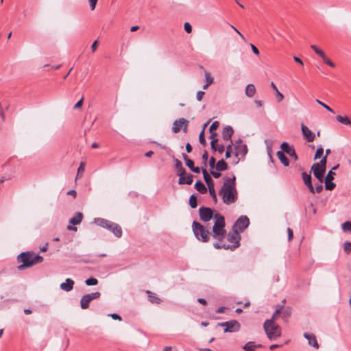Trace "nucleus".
<instances>
[{"instance_id":"obj_1","label":"nucleus","mask_w":351,"mask_h":351,"mask_svg":"<svg viewBox=\"0 0 351 351\" xmlns=\"http://www.w3.org/2000/svg\"><path fill=\"white\" fill-rule=\"evenodd\" d=\"M199 214L200 219L204 222H208L213 217L214 218L215 223L213 226L212 237L214 239L222 241L226 234L224 217L219 213H214L210 208L204 206L199 208Z\"/></svg>"},{"instance_id":"obj_2","label":"nucleus","mask_w":351,"mask_h":351,"mask_svg":"<svg viewBox=\"0 0 351 351\" xmlns=\"http://www.w3.org/2000/svg\"><path fill=\"white\" fill-rule=\"evenodd\" d=\"M223 203L230 205L235 203L238 199V193L236 189V178L226 177L223 178V183L219 191Z\"/></svg>"},{"instance_id":"obj_3","label":"nucleus","mask_w":351,"mask_h":351,"mask_svg":"<svg viewBox=\"0 0 351 351\" xmlns=\"http://www.w3.org/2000/svg\"><path fill=\"white\" fill-rule=\"evenodd\" d=\"M16 260L19 263H21V265L17 267L18 269L23 270L41 263L43 261V258L33 252H25L18 255Z\"/></svg>"},{"instance_id":"obj_4","label":"nucleus","mask_w":351,"mask_h":351,"mask_svg":"<svg viewBox=\"0 0 351 351\" xmlns=\"http://www.w3.org/2000/svg\"><path fill=\"white\" fill-rule=\"evenodd\" d=\"M227 239L230 244H222L219 241V242H216L213 244V246L216 249H225V250H234L237 247H238L240 245L239 241L241 239V236L239 235V232L237 230H234L232 229V232H230L228 234Z\"/></svg>"},{"instance_id":"obj_5","label":"nucleus","mask_w":351,"mask_h":351,"mask_svg":"<svg viewBox=\"0 0 351 351\" xmlns=\"http://www.w3.org/2000/svg\"><path fill=\"white\" fill-rule=\"evenodd\" d=\"M192 228L195 237L202 242L206 243L209 241L210 236H212V232L197 221H193Z\"/></svg>"},{"instance_id":"obj_6","label":"nucleus","mask_w":351,"mask_h":351,"mask_svg":"<svg viewBox=\"0 0 351 351\" xmlns=\"http://www.w3.org/2000/svg\"><path fill=\"white\" fill-rule=\"evenodd\" d=\"M263 328L269 340H274L281 336L280 327L275 324L273 320H266L264 323Z\"/></svg>"},{"instance_id":"obj_7","label":"nucleus","mask_w":351,"mask_h":351,"mask_svg":"<svg viewBox=\"0 0 351 351\" xmlns=\"http://www.w3.org/2000/svg\"><path fill=\"white\" fill-rule=\"evenodd\" d=\"M326 156L322 157L319 162H316L311 167V170L313 172L315 177L322 183L324 176L326 171Z\"/></svg>"},{"instance_id":"obj_8","label":"nucleus","mask_w":351,"mask_h":351,"mask_svg":"<svg viewBox=\"0 0 351 351\" xmlns=\"http://www.w3.org/2000/svg\"><path fill=\"white\" fill-rule=\"evenodd\" d=\"M202 171L204 176V181L206 182L208 186L210 195L212 197L214 202L217 204V197L215 189L214 181L213 180L212 178L210 177L207 170L204 167H202Z\"/></svg>"},{"instance_id":"obj_9","label":"nucleus","mask_w":351,"mask_h":351,"mask_svg":"<svg viewBox=\"0 0 351 351\" xmlns=\"http://www.w3.org/2000/svg\"><path fill=\"white\" fill-rule=\"evenodd\" d=\"M219 326L225 327V332H232L239 331L240 329V324L237 320H230L228 322H221L218 324Z\"/></svg>"},{"instance_id":"obj_10","label":"nucleus","mask_w":351,"mask_h":351,"mask_svg":"<svg viewBox=\"0 0 351 351\" xmlns=\"http://www.w3.org/2000/svg\"><path fill=\"white\" fill-rule=\"evenodd\" d=\"M250 224L249 219L247 216H241L233 226V230L239 232H243Z\"/></svg>"},{"instance_id":"obj_11","label":"nucleus","mask_w":351,"mask_h":351,"mask_svg":"<svg viewBox=\"0 0 351 351\" xmlns=\"http://www.w3.org/2000/svg\"><path fill=\"white\" fill-rule=\"evenodd\" d=\"M189 121L184 118H180L176 120L173 123L172 130L174 133H178L180 131L181 128H183V131L186 132L187 131V127Z\"/></svg>"},{"instance_id":"obj_12","label":"nucleus","mask_w":351,"mask_h":351,"mask_svg":"<svg viewBox=\"0 0 351 351\" xmlns=\"http://www.w3.org/2000/svg\"><path fill=\"white\" fill-rule=\"evenodd\" d=\"M280 147L284 153H286L288 155H289L294 159L295 161L298 160V157L293 146L289 145V144L287 142H283L281 144Z\"/></svg>"},{"instance_id":"obj_13","label":"nucleus","mask_w":351,"mask_h":351,"mask_svg":"<svg viewBox=\"0 0 351 351\" xmlns=\"http://www.w3.org/2000/svg\"><path fill=\"white\" fill-rule=\"evenodd\" d=\"M311 48L314 50V51L319 56L323 61L328 66L334 68L335 64L326 56L325 53L320 49H319L316 45H312Z\"/></svg>"},{"instance_id":"obj_14","label":"nucleus","mask_w":351,"mask_h":351,"mask_svg":"<svg viewBox=\"0 0 351 351\" xmlns=\"http://www.w3.org/2000/svg\"><path fill=\"white\" fill-rule=\"evenodd\" d=\"M301 130L304 138L308 143L313 142L316 135L307 126L303 123L301 125Z\"/></svg>"},{"instance_id":"obj_15","label":"nucleus","mask_w":351,"mask_h":351,"mask_svg":"<svg viewBox=\"0 0 351 351\" xmlns=\"http://www.w3.org/2000/svg\"><path fill=\"white\" fill-rule=\"evenodd\" d=\"M247 152V147L245 144H240L234 145V155L238 157L239 156H243Z\"/></svg>"},{"instance_id":"obj_16","label":"nucleus","mask_w":351,"mask_h":351,"mask_svg":"<svg viewBox=\"0 0 351 351\" xmlns=\"http://www.w3.org/2000/svg\"><path fill=\"white\" fill-rule=\"evenodd\" d=\"M178 183L180 184H191L193 182V176L192 174L186 175V173L179 176Z\"/></svg>"},{"instance_id":"obj_17","label":"nucleus","mask_w":351,"mask_h":351,"mask_svg":"<svg viewBox=\"0 0 351 351\" xmlns=\"http://www.w3.org/2000/svg\"><path fill=\"white\" fill-rule=\"evenodd\" d=\"M304 337L308 340V344L315 348H319V344L317 341L315 336L312 333L305 332Z\"/></svg>"},{"instance_id":"obj_18","label":"nucleus","mask_w":351,"mask_h":351,"mask_svg":"<svg viewBox=\"0 0 351 351\" xmlns=\"http://www.w3.org/2000/svg\"><path fill=\"white\" fill-rule=\"evenodd\" d=\"M234 130L233 128L230 126H226L222 131V137L224 141H230L232 140V136L233 135Z\"/></svg>"},{"instance_id":"obj_19","label":"nucleus","mask_w":351,"mask_h":351,"mask_svg":"<svg viewBox=\"0 0 351 351\" xmlns=\"http://www.w3.org/2000/svg\"><path fill=\"white\" fill-rule=\"evenodd\" d=\"M73 285L74 281L71 278H67L64 282L60 284V289L68 292L73 289Z\"/></svg>"},{"instance_id":"obj_20","label":"nucleus","mask_w":351,"mask_h":351,"mask_svg":"<svg viewBox=\"0 0 351 351\" xmlns=\"http://www.w3.org/2000/svg\"><path fill=\"white\" fill-rule=\"evenodd\" d=\"M83 219V214L80 212L75 213V215L69 219V223L73 226L80 224Z\"/></svg>"},{"instance_id":"obj_21","label":"nucleus","mask_w":351,"mask_h":351,"mask_svg":"<svg viewBox=\"0 0 351 351\" xmlns=\"http://www.w3.org/2000/svg\"><path fill=\"white\" fill-rule=\"evenodd\" d=\"M111 232L117 238H120L122 235V229H121V226L115 223H111Z\"/></svg>"},{"instance_id":"obj_22","label":"nucleus","mask_w":351,"mask_h":351,"mask_svg":"<svg viewBox=\"0 0 351 351\" xmlns=\"http://www.w3.org/2000/svg\"><path fill=\"white\" fill-rule=\"evenodd\" d=\"M91 302L89 296L87 294L83 295L80 300V306L82 309H87L89 307V304Z\"/></svg>"},{"instance_id":"obj_23","label":"nucleus","mask_w":351,"mask_h":351,"mask_svg":"<svg viewBox=\"0 0 351 351\" xmlns=\"http://www.w3.org/2000/svg\"><path fill=\"white\" fill-rule=\"evenodd\" d=\"M276 155L282 164L285 167H288L289 165V160L282 151L277 152Z\"/></svg>"},{"instance_id":"obj_24","label":"nucleus","mask_w":351,"mask_h":351,"mask_svg":"<svg viewBox=\"0 0 351 351\" xmlns=\"http://www.w3.org/2000/svg\"><path fill=\"white\" fill-rule=\"evenodd\" d=\"M147 294L149 302H151L152 303L160 304L162 302V300L159 298H158L154 293L150 291H147Z\"/></svg>"},{"instance_id":"obj_25","label":"nucleus","mask_w":351,"mask_h":351,"mask_svg":"<svg viewBox=\"0 0 351 351\" xmlns=\"http://www.w3.org/2000/svg\"><path fill=\"white\" fill-rule=\"evenodd\" d=\"M175 167L176 169L178 176H180L186 173V170L182 167V162L178 159L175 160Z\"/></svg>"},{"instance_id":"obj_26","label":"nucleus","mask_w":351,"mask_h":351,"mask_svg":"<svg viewBox=\"0 0 351 351\" xmlns=\"http://www.w3.org/2000/svg\"><path fill=\"white\" fill-rule=\"evenodd\" d=\"M195 189L202 194H205L207 192L206 187L200 180L196 182Z\"/></svg>"},{"instance_id":"obj_27","label":"nucleus","mask_w":351,"mask_h":351,"mask_svg":"<svg viewBox=\"0 0 351 351\" xmlns=\"http://www.w3.org/2000/svg\"><path fill=\"white\" fill-rule=\"evenodd\" d=\"M256 93V88L254 84H250L246 86L245 94L247 97H252Z\"/></svg>"},{"instance_id":"obj_28","label":"nucleus","mask_w":351,"mask_h":351,"mask_svg":"<svg viewBox=\"0 0 351 351\" xmlns=\"http://www.w3.org/2000/svg\"><path fill=\"white\" fill-rule=\"evenodd\" d=\"M271 86L272 87V88L274 89V90L276 93V100L278 102L282 101L284 99V95L278 90L277 86L273 82H271Z\"/></svg>"},{"instance_id":"obj_29","label":"nucleus","mask_w":351,"mask_h":351,"mask_svg":"<svg viewBox=\"0 0 351 351\" xmlns=\"http://www.w3.org/2000/svg\"><path fill=\"white\" fill-rule=\"evenodd\" d=\"M228 169V165L223 159L219 160L216 164V169L221 171Z\"/></svg>"},{"instance_id":"obj_30","label":"nucleus","mask_w":351,"mask_h":351,"mask_svg":"<svg viewBox=\"0 0 351 351\" xmlns=\"http://www.w3.org/2000/svg\"><path fill=\"white\" fill-rule=\"evenodd\" d=\"M85 171V162H81L80 166L77 169V172L76 175V178H80L82 177V175Z\"/></svg>"},{"instance_id":"obj_31","label":"nucleus","mask_w":351,"mask_h":351,"mask_svg":"<svg viewBox=\"0 0 351 351\" xmlns=\"http://www.w3.org/2000/svg\"><path fill=\"white\" fill-rule=\"evenodd\" d=\"M302 178L306 186L311 183V176L310 173L303 172L302 173Z\"/></svg>"},{"instance_id":"obj_32","label":"nucleus","mask_w":351,"mask_h":351,"mask_svg":"<svg viewBox=\"0 0 351 351\" xmlns=\"http://www.w3.org/2000/svg\"><path fill=\"white\" fill-rule=\"evenodd\" d=\"M336 119L339 123H341L344 125H349L351 123V121L349 120V119L347 117H342L340 115L337 116Z\"/></svg>"},{"instance_id":"obj_33","label":"nucleus","mask_w":351,"mask_h":351,"mask_svg":"<svg viewBox=\"0 0 351 351\" xmlns=\"http://www.w3.org/2000/svg\"><path fill=\"white\" fill-rule=\"evenodd\" d=\"M255 343L253 341H249L243 346V349L245 351H254Z\"/></svg>"},{"instance_id":"obj_34","label":"nucleus","mask_w":351,"mask_h":351,"mask_svg":"<svg viewBox=\"0 0 351 351\" xmlns=\"http://www.w3.org/2000/svg\"><path fill=\"white\" fill-rule=\"evenodd\" d=\"M189 205L192 208L197 206V197L195 195H191L189 198Z\"/></svg>"},{"instance_id":"obj_35","label":"nucleus","mask_w":351,"mask_h":351,"mask_svg":"<svg viewBox=\"0 0 351 351\" xmlns=\"http://www.w3.org/2000/svg\"><path fill=\"white\" fill-rule=\"evenodd\" d=\"M338 165L334 167L332 170H330L328 174L326 176L325 180L326 181H332L334 179V176L335 175V173L332 171V170L336 169L338 168Z\"/></svg>"},{"instance_id":"obj_36","label":"nucleus","mask_w":351,"mask_h":351,"mask_svg":"<svg viewBox=\"0 0 351 351\" xmlns=\"http://www.w3.org/2000/svg\"><path fill=\"white\" fill-rule=\"evenodd\" d=\"M341 229L343 232H351V221H347L341 224Z\"/></svg>"},{"instance_id":"obj_37","label":"nucleus","mask_w":351,"mask_h":351,"mask_svg":"<svg viewBox=\"0 0 351 351\" xmlns=\"http://www.w3.org/2000/svg\"><path fill=\"white\" fill-rule=\"evenodd\" d=\"M183 158L185 160L186 165L191 169L192 168H194V162L193 160L189 159L188 156L186 154H183Z\"/></svg>"},{"instance_id":"obj_38","label":"nucleus","mask_w":351,"mask_h":351,"mask_svg":"<svg viewBox=\"0 0 351 351\" xmlns=\"http://www.w3.org/2000/svg\"><path fill=\"white\" fill-rule=\"evenodd\" d=\"M96 223L102 227H107L110 228V225L108 224V221L104 219H97L96 220Z\"/></svg>"},{"instance_id":"obj_39","label":"nucleus","mask_w":351,"mask_h":351,"mask_svg":"<svg viewBox=\"0 0 351 351\" xmlns=\"http://www.w3.org/2000/svg\"><path fill=\"white\" fill-rule=\"evenodd\" d=\"M85 283L87 286H93L97 285L98 280L95 278H90L86 280Z\"/></svg>"},{"instance_id":"obj_40","label":"nucleus","mask_w":351,"mask_h":351,"mask_svg":"<svg viewBox=\"0 0 351 351\" xmlns=\"http://www.w3.org/2000/svg\"><path fill=\"white\" fill-rule=\"evenodd\" d=\"M335 187V184L332 182V181H326L325 180V189L326 190L331 191L334 189Z\"/></svg>"},{"instance_id":"obj_41","label":"nucleus","mask_w":351,"mask_h":351,"mask_svg":"<svg viewBox=\"0 0 351 351\" xmlns=\"http://www.w3.org/2000/svg\"><path fill=\"white\" fill-rule=\"evenodd\" d=\"M323 154H324V149L322 147V146H320L316 150L314 160L321 158V156L323 155Z\"/></svg>"},{"instance_id":"obj_42","label":"nucleus","mask_w":351,"mask_h":351,"mask_svg":"<svg viewBox=\"0 0 351 351\" xmlns=\"http://www.w3.org/2000/svg\"><path fill=\"white\" fill-rule=\"evenodd\" d=\"M87 295L89 296L90 300L92 301L93 300L99 298L101 295V293L99 291H96L91 293H88Z\"/></svg>"},{"instance_id":"obj_43","label":"nucleus","mask_w":351,"mask_h":351,"mask_svg":"<svg viewBox=\"0 0 351 351\" xmlns=\"http://www.w3.org/2000/svg\"><path fill=\"white\" fill-rule=\"evenodd\" d=\"M205 77H206V83L208 84H211L213 83V77L211 76L210 73L209 72L205 73Z\"/></svg>"},{"instance_id":"obj_44","label":"nucleus","mask_w":351,"mask_h":351,"mask_svg":"<svg viewBox=\"0 0 351 351\" xmlns=\"http://www.w3.org/2000/svg\"><path fill=\"white\" fill-rule=\"evenodd\" d=\"M316 102L317 104H319V105H321L322 106H323L325 109H326L329 112H330L332 113H335L334 110L330 107H329L328 105L325 104L322 101H319V99H316Z\"/></svg>"},{"instance_id":"obj_45","label":"nucleus","mask_w":351,"mask_h":351,"mask_svg":"<svg viewBox=\"0 0 351 351\" xmlns=\"http://www.w3.org/2000/svg\"><path fill=\"white\" fill-rule=\"evenodd\" d=\"M199 143L202 144V145H206V139H205V137H204V130H202L199 135Z\"/></svg>"},{"instance_id":"obj_46","label":"nucleus","mask_w":351,"mask_h":351,"mask_svg":"<svg viewBox=\"0 0 351 351\" xmlns=\"http://www.w3.org/2000/svg\"><path fill=\"white\" fill-rule=\"evenodd\" d=\"M343 250L347 254H349L351 252V243L346 242L343 245Z\"/></svg>"},{"instance_id":"obj_47","label":"nucleus","mask_w":351,"mask_h":351,"mask_svg":"<svg viewBox=\"0 0 351 351\" xmlns=\"http://www.w3.org/2000/svg\"><path fill=\"white\" fill-rule=\"evenodd\" d=\"M219 125V123L217 121H214L211 125L210 126L209 131L214 132V130H217Z\"/></svg>"},{"instance_id":"obj_48","label":"nucleus","mask_w":351,"mask_h":351,"mask_svg":"<svg viewBox=\"0 0 351 351\" xmlns=\"http://www.w3.org/2000/svg\"><path fill=\"white\" fill-rule=\"evenodd\" d=\"M184 30L188 34L191 33L192 32V26L190 25L189 23L186 22L184 25Z\"/></svg>"},{"instance_id":"obj_49","label":"nucleus","mask_w":351,"mask_h":351,"mask_svg":"<svg viewBox=\"0 0 351 351\" xmlns=\"http://www.w3.org/2000/svg\"><path fill=\"white\" fill-rule=\"evenodd\" d=\"M204 95H205V92L204 91L199 90L197 93V95H196L197 100L199 101H202Z\"/></svg>"},{"instance_id":"obj_50","label":"nucleus","mask_w":351,"mask_h":351,"mask_svg":"<svg viewBox=\"0 0 351 351\" xmlns=\"http://www.w3.org/2000/svg\"><path fill=\"white\" fill-rule=\"evenodd\" d=\"M88 1L89 3V5H90V10H94L95 9L96 4H97V2L98 0H88Z\"/></svg>"},{"instance_id":"obj_51","label":"nucleus","mask_w":351,"mask_h":351,"mask_svg":"<svg viewBox=\"0 0 351 351\" xmlns=\"http://www.w3.org/2000/svg\"><path fill=\"white\" fill-rule=\"evenodd\" d=\"M210 132V138L211 139V141H215V143H217L218 141V139L217 138V133L215 132Z\"/></svg>"},{"instance_id":"obj_52","label":"nucleus","mask_w":351,"mask_h":351,"mask_svg":"<svg viewBox=\"0 0 351 351\" xmlns=\"http://www.w3.org/2000/svg\"><path fill=\"white\" fill-rule=\"evenodd\" d=\"M208 152L206 151L204 152V153L202 155V160H203V162H204V167H206V165H207V160H208Z\"/></svg>"},{"instance_id":"obj_53","label":"nucleus","mask_w":351,"mask_h":351,"mask_svg":"<svg viewBox=\"0 0 351 351\" xmlns=\"http://www.w3.org/2000/svg\"><path fill=\"white\" fill-rule=\"evenodd\" d=\"M84 101V97H82L74 106V109H78L82 107Z\"/></svg>"},{"instance_id":"obj_54","label":"nucleus","mask_w":351,"mask_h":351,"mask_svg":"<svg viewBox=\"0 0 351 351\" xmlns=\"http://www.w3.org/2000/svg\"><path fill=\"white\" fill-rule=\"evenodd\" d=\"M280 311H281L280 308L276 309V311L274 313L271 318L269 319V320H273V322H274V320L276 319V317L278 316L279 314L280 313Z\"/></svg>"},{"instance_id":"obj_55","label":"nucleus","mask_w":351,"mask_h":351,"mask_svg":"<svg viewBox=\"0 0 351 351\" xmlns=\"http://www.w3.org/2000/svg\"><path fill=\"white\" fill-rule=\"evenodd\" d=\"M97 45H98V40H95L93 42V43L91 45L92 53H95V51L97 50Z\"/></svg>"},{"instance_id":"obj_56","label":"nucleus","mask_w":351,"mask_h":351,"mask_svg":"<svg viewBox=\"0 0 351 351\" xmlns=\"http://www.w3.org/2000/svg\"><path fill=\"white\" fill-rule=\"evenodd\" d=\"M323 189V186L322 184V183H319L318 184H317L315 186V192H317V193H320Z\"/></svg>"},{"instance_id":"obj_57","label":"nucleus","mask_w":351,"mask_h":351,"mask_svg":"<svg viewBox=\"0 0 351 351\" xmlns=\"http://www.w3.org/2000/svg\"><path fill=\"white\" fill-rule=\"evenodd\" d=\"M231 28H232L242 38L243 40L245 41V38L244 36L233 25H230Z\"/></svg>"},{"instance_id":"obj_58","label":"nucleus","mask_w":351,"mask_h":351,"mask_svg":"<svg viewBox=\"0 0 351 351\" xmlns=\"http://www.w3.org/2000/svg\"><path fill=\"white\" fill-rule=\"evenodd\" d=\"M231 28H232L242 38L243 40L245 41V38L244 36L233 25H230Z\"/></svg>"},{"instance_id":"obj_59","label":"nucleus","mask_w":351,"mask_h":351,"mask_svg":"<svg viewBox=\"0 0 351 351\" xmlns=\"http://www.w3.org/2000/svg\"><path fill=\"white\" fill-rule=\"evenodd\" d=\"M231 28H232L242 38L243 40L245 41V38L244 36L233 25H230Z\"/></svg>"},{"instance_id":"obj_60","label":"nucleus","mask_w":351,"mask_h":351,"mask_svg":"<svg viewBox=\"0 0 351 351\" xmlns=\"http://www.w3.org/2000/svg\"><path fill=\"white\" fill-rule=\"evenodd\" d=\"M210 173L215 178H219L221 176V173L217 171H210Z\"/></svg>"},{"instance_id":"obj_61","label":"nucleus","mask_w":351,"mask_h":351,"mask_svg":"<svg viewBox=\"0 0 351 351\" xmlns=\"http://www.w3.org/2000/svg\"><path fill=\"white\" fill-rule=\"evenodd\" d=\"M250 46H251L253 53L256 55H258L259 50L253 44H251Z\"/></svg>"},{"instance_id":"obj_62","label":"nucleus","mask_w":351,"mask_h":351,"mask_svg":"<svg viewBox=\"0 0 351 351\" xmlns=\"http://www.w3.org/2000/svg\"><path fill=\"white\" fill-rule=\"evenodd\" d=\"M215 164V158L214 157H211L209 160V165L211 168H214Z\"/></svg>"},{"instance_id":"obj_63","label":"nucleus","mask_w":351,"mask_h":351,"mask_svg":"<svg viewBox=\"0 0 351 351\" xmlns=\"http://www.w3.org/2000/svg\"><path fill=\"white\" fill-rule=\"evenodd\" d=\"M233 142L232 140L230 141L229 145L226 147V151L232 152Z\"/></svg>"},{"instance_id":"obj_64","label":"nucleus","mask_w":351,"mask_h":351,"mask_svg":"<svg viewBox=\"0 0 351 351\" xmlns=\"http://www.w3.org/2000/svg\"><path fill=\"white\" fill-rule=\"evenodd\" d=\"M225 150V147L224 145H218L217 147V152L219 153V154H222Z\"/></svg>"}]
</instances>
